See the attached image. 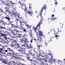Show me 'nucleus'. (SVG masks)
<instances>
[{
  "label": "nucleus",
  "instance_id": "nucleus-12",
  "mask_svg": "<svg viewBox=\"0 0 65 65\" xmlns=\"http://www.w3.org/2000/svg\"><path fill=\"white\" fill-rule=\"evenodd\" d=\"M42 23V22L41 21H40L38 24L37 26L36 27H35V28H34V29H36L37 28H38V26L39 27H40V24H41Z\"/></svg>",
  "mask_w": 65,
  "mask_h": 65
},
{
  "label": "nucleus",
  "instance_id": "nucleus-35",
  "mask_svg": "<svg viewBox=\"0 0 65 65\" xmlns=\"http://www.w3.org/2000/svg\"><path fill=\"white\" fill-rule=\"evenodd\" d=\"M43 55H44H44H42V57H45V56H47V55H46V54H43Z\"/></svg>",
  "mask_w": 65,
  "mask_h": 65
},
{
  "label": "nucleus",
  "instance_id": "nucleus-60",
  "mask_svg": "<svg viewBox=\"0 0 65 65\" xmlns=\"http://www.w3.org/2000/svg\"><path fill=\"white\" fill-rule=\"evenodd\" d=\"M1 54H2H2H4V53H3L2 52H1Z\"/></svg>",
  "mask_w": 65,
  "mask_h": 65
},
{
  "label": "nucleus",
  "instance_id": "nucleus-41",
  "mask_svg": "<svg viewBox=\"0 0 65 65\" xmlns=\"http://www.w3.org/2000/svg\"><path fill=\"white\" fill-rule=\"evenodd\" d=\"M3 39V38H2V36H0V40H2V39Z\"/></svg>",
  "mask_w": 65,
  "mask_h": 65
},
{
  "label": "nucleus",
  "instance_id": "nucleus-52",
  "mask_svg": "<svg viewBox=\"0 0 65 65\" xmlns=\"http://www.w3.org/2000/svg\"><path fill=\"white\" fill-rule=\"evenodd\" d=\"M0 11L1 12H3V10L1 9H0Z\"/></svg>",
  "mask_w": 65,
  "mask_h": 65
},
{
  "label": "nucleus",
  "instance_id": "nucleus-53",
  "mask_svg": "<svg viewBox=\"0 0 65 65\" xmlns=\"http://www.w3.org/2000/svg\"><path fill=\"white\" fill-rule=\"evenodd\" d=\"M13 30L14 31H16L17 30V29H13Z\"/></svg>",
  "mask_w": 65,
  "mask_h": 65
},
{
  "label": "nucleus",
  "instance_id": "nucleus-11",
  "mask_svg": "<svg viewBox=\"0 0 65 65\" xmlns=\"http://www.w3.org/2000/svg\"><path fill=\"white\" fill-rule=\"evenodd\" d=\"M1 35L3 36L4 39H6V40L7 39V36L5 34H1Z\"/></svg>",
  "mask_w": 65,
  "mask_h": 65
},
{
  "label": "nucleus",
  "instance_id": "nucleus-25",
  "mask_svg": "<svg viewBox=\"0 0 65 65\" xmlns=\"http://www.w3.org/2000/svg\"><path fill=\"white\" fill-rule=\"evenodd\" d=\"M7 50H8V51H9L10 52H11V51H12V49L11 50L10 48H9L8 47H7Z\"/></svg>",
  "mask_w": 65,
  "mask_h": 65
},
{
  "label": "nucleus",
  "instance_id": "nucleus-50",
  "mask_svg": "<svg viewBox=\"0 0 65 65\" xmlns=\"http://www.w3.org/2000/svg\"><path fill=\"white\" fill-rule=\"evenodd\" d=\"M2 54L1 53H0V58L2 57Z\"/></svg>",
  "mask_w": 65,
  "mask_h": 65
},
{
  "label": "nucleus",
  "instance_id": "nucleus-37",
  "mask_svg": "<svg viewBox=\"0 0 65 65\" xmlns=\"http://www.w3.org/2000/svg\"><path fill=\"white\" fill-rule=\"evenodd\" d=\"M14 28H18L19 27H18V25H15L14 26H13Z\"/></svg>",
  "mask_w": 65,
  "mask_h": 65
},
{
  "label": "nucleus",
  "instance_id": "nucleus-39",
  "mask_svg": "<svg viewBox=\"0 0 65 65\" xmlns=\"http://www.w3.org/2000/svg\"><path fill=\"white\" fill-rule=\"evenodd\" d=\"M3 32V33H4V31L3 30H0V33Z\"/></svg>",
  "mask_w": 65,
  "mask_h": 65
},
{
  "label": "nucleus",
  "instance_id": "nucleus-26",
  "mask_svg": "<svg viewBox=\"0 0 65 65\" xmlns=\"http://www.w3.org/2000/svg\"><path fill=\"white\" fill-rule=\"evenodd\" d=\"M25 40L24 41H26V42H23V44H25V45H26V43H27V40L26 39V38H25Z\"/></svg>",
  "mask_w": 65,
  "mask_h": 65
},
{
  "label": "nucleus",
  "instance_id": "nucleus-10",
  "mask_svg": "<svg viewBox=\"0 0 65 65\" xmlns=\"http://www.w3.org/2000/svg\"><path fill=\"white\" fill-rule=\"evenodd\" d=\"M9 2L11 3H10V5L11 6V7H12L15 5H16V4L13 3L12 1H9Z\"/></svg>",
  "mask_w": 65,
  "mask_h": 65
},
{
  "label": "nucleus",
  "instance_id": "nucleus-48",
  "mask_svg": "<svg viewBox=\"0 0 65 65\" xmlns=\"http://www.w3.org/2000/svg\"><path fill=\"white\" fill-rule=\"evenodd\" d=\"M4 32L5 33H7L6 34H7H7H8V32H7V31H5Z\"/></svg>",
  "mask_w": 65,
  "mask_h": 65
},
{
  "label": "nucleus",
  "instance_id": "nucleus-22",
  "mask_svg": "<svg viewBox=\"0 0 65 65\" xmlns=\"http://www.w3.org/2000/svg\"><path fill=\"white\" fill-rule=\"evenodd\" d=\"M46 7H43L42 8L41 10V12H42V10L43 9H46Z\"/></svg>",
  "mask_w": 65,
  "mask_h": 65
},
{
  "label": "nucleus",
  "instance_id": "nucleus-59",
  "mask_svg": "<svg viewBox=\"0 0 65 65\" xmlns=\"http://www.w3.org/2000/svg\"><path fill=\"white\" fill-rule=\"evenodd\" d=\"M16 32H17V33L19 32V31L18 30H17L16 31Z\"/></svg>",
  "mask_w": 65,
  "mask_h": 65
},
{
  "label": "nucleus",
  "instance_id": "nucleus-64",
  "mask_svg": "<svg viewBox=\"0 0 65 65\" xmlns=\"http://www.w3.org/2000/svg\"><path fill=\"white\" fill-rule=\"evenodd\" d=\"M28 44H26V45L27 47H28V46H28Z\"/></svg>",
  "mask_w": 65,
  "mask_h": 65
},
{
  "label": "nucleus",
  "instance_id": "nucleus-21",
  "mask_svg": "<svg viewBox=\"0 0 65 65\" xmlns=\"http://www.w3.org/2000/svg\"><path fill=\"white\" fill-rule=\"evenodd\" d=\"M10 5V4L9 3H8L7 4H6V5L7 6H8V7H9H9H11V6Z\"/></svg>",
  "mask_w": 65,
  "mask_h": 65
},
{
  "label": "nucleus",
  "instance_id": "nucleus-28",
  "mask_svg": "<svg viewBox=\"0 0 65 65\" xmlns=\"http://www.w3.org/2000/svg\"><path fill=\"white\" fill-rule=\"evenodd\" d=\"M48 43V41H45V45L46 46H47V43Z\"/></svg>",
  "mask_w": 65,
  "mask_h": 65
},
{
  "label": "nucleus",
  "instance_id": "nucleus-44",
  "mask_svg": "<svg viewBox=\"0 0 65 65\" xmlns=\"http://www.w3.org/2000/svg\"><path fill=\"white\" fill-rule=\"evenodd\" d=\"M10 63L11 64H12L13 63V64H14V62L13 61H11L10 62Z\"/></svg>",
  "mask_w": 65,
  "mask_h": 65
},
{
  "label": "nucleus",
  "instance_id": "nucleus-62",
  "mask_svg": "<svg viewBox=\"0 0 65 65\" xmlns=\"http://www.w3.org/2000/svg\"><path fill=\"white\" fill-rule=\"evenodd\" d=\"M22 46H24L25 47V46H26V45H22Z\"/></svg>",
  "mask_w": 65,
  "mask_h": 65
},
{
  "label": "nucleus",
  "instance_id": "nucleus-57",
  "mask_svg": "<svg viewBox=\"0 0 65 65\" xmlns=\"http://www.w3.org/2000/svg\"><path fill=\"white\" fill-rule=\"evenodd\" d=\"M59 37V36L58 35H56L55 36V37Z\"/></svg>",
  "mask_w": 65,
  "mask_h": 65
},
{
  "label": "nucleus",
  "instance_id": "nucleus-7",
  "mask_svg": "<svg viewBox=\"0 0 65 65\" xmlns=\"http://www.w3.org/2000/svg\"><path fill=\"white\" fill-rule=\"evenodd\" d=\"M20 23V27H18V29H22V30H23L24 29V28H23V25H24V22H22V23Z\"/></svg>",
  "mask_w": 65,
  "mask_h": 65
},
{
  "label": "nucleus",
  "instance_id": "nucleus-36",
  "mask_svg": "<svg viewBox=\"0 0 65 65\" xmlns=\"http://www.w3.org/2000/svg\"><path fill=\"white\" fill-rule=\"evenodd\" d=\"M11 52H12V53L14 55L15 54V53H14V51H13V50H12V51Z\"/></svg>",
  "mask_w": 65,
  "mask_h": 65
},
{
  "label": "nucleus",
  "instance_id": "nucleus-23",
  "mask_svg": "<svg viewBox=\"0 0 65 65\" xmlns=\"http://www.w3.org/2000/svg\"><path fill=\"white\" fill-rule=\"evenodd\" d=\"M10 37H12L13 39H15V38H17V37H16L14 36H10Z\"/></svg>",
  "mask_w": 65,
  "mask_h": 65
},
{
  "label": "nucleus",
  "instance_id": "nucleus-13",
  "mask_svg": "<svg viewBox=\"0 0 65 65\" xmlns=\"http://www.w3.org/2000/svg\"><path fill=\"white\" fill-rule=\"evenodd\" d=\"M3 63L5 64H9V62L7 61V59H5L3 61Z\"/></svg>",
  "mask_w": 65,
  "mask_h": 65
},
{
  "label": "nucleus",
  "instance_id": "nucleus-1",
  "mask_svg": "<svg viewBox=\"0 0 65 65\" xmlns=\"http://www.w3.org/2000/svg\"><path fill=\"white\" fill-rule=\"evenodd\" d=\"M12 16L14 17H15V18L17 19H16V20L18 21V22L19 23H21L24 21V20H23V19L21 18L20 17H19V16H20V14H18L17 13H16L13 14H12Z\"/></svg>",
  "mask_w": 65,
  "mask_h": 65
},
{
  "label": "nucleus",
  "instance_id": "nucleus-58",
  "mask_svg": "<svg viewBox=\"0 0 65 65\" xmlns=\"http://www.w3.org/2000/svg\"><path fill=\"white\" fill-rule=\"evenodd\" d=\"M23 31H24V32H26V29H25L24 28L23 29Z\"/></svg>",
  "mask_w": 65,
  "mask_h": 65
},
{
  "label": "nucleus",
  "instance_id": "nucleus-6",
  "mask_svg": "<svg viewBox=\"0 0 65 65\" xmlns=\"http://www.w3.org/2000/svg\"><path fill=\"white\" fill-rule=\"evenodd\" d=\"M21 52H19L20 54H21V56H22L23 55V56H27V54L23 52V51L22 50V48L21 49Z\"/></svg>",
  "mask_w": 65,
  "mask_h": 65
},
{
  "label": "nucleus",
  "instance_id": "nucleus-16",
  "mask_svg": "<svg viewBox=\"0 0 65 65\" xmlns=\"http://www.w3.org/2000/svg\"><path fill=\"white\" fill-rule=\"evenodd\" d=\"M19 42H22V43H23V42H26L27 41H24V40L21 39H19Z\"/></svg>",
  "mask_w": 65,
  "mask_h": 65
},
{
  "label": "nucleus",
  "instance_id": "nucleus-34",
  "mask_svg": "<svg viewBox=\"0 0 65 65\" xmlns=\"http://www.w3.org/2000/svg\"><path fill=\"white\" fill-rule=\"evenodd\" d=\"M5 19H7L8 21H9V20H10V18H9L7 17H5Z\"/></svg>",
  "mask_w": 65,
  "mask_h": 65
},
{
  "label": "nucleus",
  "instance_id": "nucleus-55",
  "mask_svg": "<svg viewBox=\"0 0 65 65\" xmlns=\"http://www.w3.org/2000/svg\"><path fill=\"white\" fill-rule=\"evenodd\" d=\"M15 41H13V43L14 44H15Z\"/></svg>",
  "mask_w": 65,
  "mask_h": 65
},
{
  "label": "nucleus",
  "instance_id": "nucleus-15",
  "mask_svg": "<svg viewBox=\"0 0 65 65\" xmlns=\"http://www.w3.org/2000/svg\"><path fill=\"white\" fill-rule=\"evenodd\" d=\"M14 60H18L19 61H21V58L20 57H18L16 56Z\"/></svg>",
  "mask_w": 65,
  "mask_h": 65
},
{
  "label": "nucleus",
  "instance_id": "nucleus-40",
  "mask_svg": "<svg viewBox=\"0 0 65 65\" xmlns=\"http://www.w3.org/2000/svg\"><path fill=\"white\" fill-rule=\"evenodd\" d=\"M16 56H14L13 55L12 56V58H13V59H14H14H15V57Z\"/></svg>",
  "mask_w": 65,
  "mask_h": 65
},
{
  "label": "nucleus",
  "instance_id": "nucleus-33",
  "mask_svg": "<svg viewBox=\"0 0 65 65\" xmlns=\"http://www.w3.org/2000/svg\"><path fill=\"white\" fill-rule=\"evenodd\" d=\"M5 9H9V7H6L5 8Z\"/></svg>",
  "mask_w": 65,
  "mask_h": 65
},
{
  "label": "nucleus",
  "instance_id": "nucleus-18",
  "mask_svg": "<svg viewBox=\"0 0 65 65\" xmlns=\"http://www.w3.org/2000/svg\"><path fill=\"white\" fill-rule=\"evenodd\" d=\"M51 63H55L56 61H55V59H53V58H52L51 59Z\"/></svg>",
  "mask_w": 65,
  "mask_h": 65
},
{
  "label": "nucleus",
  "instance_id": "nucleus-9",
  "mask_svg": "<svg viewBox=\"0 0 65 65\" xmlns=\"http://www.w3.org/2000/svg\"><path fill=\"white\" fill-rule=\"evenodd\" d=\"M5 14H6V15H7L8 14H9V15H9V17H10V16H12V15H10V12L9 11L7 10L5 12Z\"/></svg>",
  "mask_w": 65,
  "mask_h": 65
},
{
  "label": "nucleus",
  "instance_id": "nucleus-17",
  "mask_svg": "<svg viewBox=\"0 0 65 65\" xmlns=\"http://www.w3.org/2000/svg\"><path fill=\"white\" fill-rule=\"evenodd\" d=\"M28 35H27V33H25L22 36V37L23 38H26V37H27Z\"/></svg>",
  "mask_w": 65,
  "mask_h": 65
},
{
  "label": "nucleus",
  "instance_id": "nucleus-49",
  "mask_svg": "<svg viewBox=\"0 0 65 65\" xmlns=\"http://www.w3.org/2000/svg\"><path fill=\"white\" fill-rule=\"evenodd\" d=\"M30 53H27V54L26 56H30Z\"/></svg>",
  "mask_w": 65,
  "mask_h": 65
},
{
  "label": "nucleus",
  "instance_id": "nucleus-54",
  "mask_svg": "<svg viewBox=\"0 0 65 65\" xmlns=\"http://www.w3.org/2000/svg\"><path fill=\"white\" fill-rule=\"evenodd\" d=\"M27 57V59L28 60H29V59H30V57Z\"/></svg>",
  "mask_w": 65,
  "mask_h": 65
},
{
  "label": "nucleus",
  "instance_id": "nucleus-14",
  "mask_svg": "<svg viewBox=\"0 0 65 65\" xmlns=\"http://www.w3.org/2000/svg\"><path fill=\"white\" fill-rule=\"evenodd\" d=\"M1 42H2L4 44V45H8V43L5 42V41L4 40H3L2 41H0V42H1Z\"/></svg>",
  "mask_w": 65,
  "mask_h": 65
},
{
  "label": "nucleus",
  "instance_id": "nucleus-5",
  "mask_svg": "<svg viewBox=\"0 0 65 65\" xmlns=\"http://www.w3.org/2000/svg\"><path fill=\"white\" fill-rule=\"evenodd\" d=\"M29 34L30 36V37L31 38V40H33L34 39V36H33V34H32L31 32V30H30V31L29 32Z\"/></svg>",
  "mask_w": 65,
  "mask_h": 65
},
{
  "label": "nucleus",
  "instance_id": "nucleus-51",
  "mask_svg": "<svg viewBox=\"0 0 65 65\" xmlns=\"http://www.w3.org/2000/svg\"><path fill=\"white\" fill-rule=\"evenodd\" d=\"M9 30H10V31L11 32H10V33H11V32H13V31L11 30H10V28H9Z\"/></svg>",
  "mask_w": 65,
  "mask_h": 65
},
{
  "label": "nucleus",
  "instance_id": "nucleus-47",
  "mask_svg": "<svg viewBox=\"0 0 65 65\" xmlns=\"http://www.w3.org/2000/svg\"><path fill=\"white\" fill-rule=\"evenodd\" d=\"M28 61H30V63H31L32 62V59H29Z\"/></svg>",
  "mask_w": 65,
  "mask_h": 65
},
{
  "label": "nucleus",
  "instance_id": "nucleus-38",
  "mask_svg": "<svg viewBox=\"0 0 65 65\" xmlns=\"http://www.w3.org/2000/svg\"><path fill=\"white\" fill-rule=\"evenodd\" d=\"M2 51H4L3 50V48H0V53Z\"/></svg>",
  "mask_w": 65,
  "mask_h": 65
},
{
  "label": "nucleus",
  "instance_id": "nucleus-32",
  "mask_svg": "<svg viewBox=\"0 0 65 65\" xmlns=\"http://www.w3.org/2000/svg\"><path fill=\"white\" fill-rule=\"evenodd\" d=\"M28 52L31 55H32V54H33V53H32L31 50L29 51H28Z\"/></svg>",
  "mask_w": 65,
  "mask_h": 65
},
{
  "label": "nucleus",
  "instance_id": "nucleus-20",
  "mask_svg": "<svg viewBox=\"0 0 65 65\" xmlns=\"http://www.w3.org/2000/svg\"><path fill=\"white\" fill-rule=\"evenodd\" d=\"M14 55H15V56H18V57H20L21 56V54L20 55H19V53H15Z\"/></svg>",
  "mask_w": 65,
  "mask_h": 65
},
{
  "label": "nucleus",
  "instance_id": "nucleus-43",
  "mask_svg": "<svg viewBox=\"0 0 65 65\" xmlns=\"http://www.w3.org/2000/svg\"><path fill=\"white\" fill-rule=\"evenodd\" d=\"M2 3H4V4H5V3L6 4H6L7 3V1H6L4 2H2Z\"/></svg>",
  "mask_w": 65,
  "mask_h": 65
},
{
  "label": "nucleus",
  "instance_id": "nucleus-2",
  "mask_svg": "<svg viewBox=\"0 0 65 65\" xmlns=\"http://www.w3.org/2000/svg\"><path fill=\"white\" fill-rule=\"evenodd\" d=\"M37 39H34V40L35 41H37V40H39V41H37L36 43H40L42 41V38L40 36H39V35H37Z\"/></svg>",
  "mask_w": 65,
  "mask_h": 65
},
{
  "label": "nucleus",
  "instance_id": "nucleus-27",
  "mask_svg": "<svg viewBox=\"0 0 65 65\" xmlns=\"http://www.w3.org/2000/svg\"><path fill=\"white\" fill-rule=\"evenodd\" d=\"M8 56H10V57L12 56V54H11V53H8Z\"/></svg>",
  "mask_w": 65,
  "mask_h": 65
},
{
  "label": "nucleus",
  "instance_id": "nucleus-42",
  "mask_svg": "<svg viewBox=\"0 0 65 65\" xmlns=\"http://www.w3.org/2000/svg\"><path fill=\"white\" fill-rule=\"evenodd\" d=\"M1 28L2 29H6L5 27H1Z\"/></svg>",
  "mask_w": 65,
  "mask_h": 65
},
{
  "label": "nucleus",
  "instance_id": "nucleus-19",
  "mask_svg": "<svg viewBox=\"0 0 65 65\" xmlns=\"http://www.w3.org/2000/svg\"><path fill=\"white\" fill-rule=\"evenodd\" d=\"M39 34L38 35H39L41 36L42 35V32H41V31L40 30H39Z\"/></svg>",
  "mask_w": 65,
  "mask_h": 65
},
{
  "label": "nucleus",
  "instance_id": "nucleus-46",
  "mask_svg": "<svg viewBox=\"0 0 65 65\" xmlns=\"http://www.w3.org/2000/svg\"><path fill=\"white\" fill-rule=\"evenodd\" d=\"M10 46H11V47H13V46H14V45L13 44H11L10 45Z\"/></svg>",
  "mask_w": 65,
  "mask_h": 65
},
{
  "label": "nucleus",
  "instance_id": "nucleus-31",
  "mask_svg": "<svg viewBox=\"0 0 65 65\" xmlns=\"http://www.w3.org/2000/svg\"><path fill=\"white\" fill-rule=\"evenodd\" d=\"M27 48V50H29V51H31V47L28 46V47Z\"/></svg>",
  "mask_w": 65,
  "mask_h": 65
},
{
  "label": "nucleus",
  "instance_id": "nucleus-3",
  "mask_svg": "<svg viewBox=\"0 0 65 65\" xmlns=\"http://www.w3.org/2000/svg\"><path fill=\"white\" fill-rule=\"evenodd\" d=\"M13 48H15L18 51V52H21V49L22 48L19 46L17 45H14L13 46Z\"/></svg>",
  "mask_w": 65,
  "mask_h": 65
},
{
  "label": "nucleus",
  "instance_id": "nucleus-30",
  "mask_svg": "<svg viewBox=\"0 0 65 65\" xmlns=\"http://www.w3.org/2000/svg\"><path fill=\"white\" fill-rule=\"evenodd\" d=\"M37 46H38V47H41V46H42V45H39L38 44V43H37Z\"/></svg>",
  "mask_w": 65,
  "mask_h": 65
},
{
  "label": "nucleus",
  "instance_id": "nucleus-29",
  "mask_svg": "<svg viewBox=\"0 0 65 65\" xmlns=\"http://www.w3.org/2000/svg\"><path fill=\"white\" fill-rule=\"evenodd\" d=\"M3 23H4V21L0 20V23L2 25V24H3Z\"/></svg>",
  "mask_w": 65,
  "mask_h": 65
},
{
  "label": "nucleus",
  "instance_id": "nucleus-4",
  "mask_svg": "<svg viewBox=\"0 0 65 65\" xmlns=\"http://www.w3.org/2000/svg\"><path fill=\"white\" fill-rule=\"evenodd\" d=\"M20 5H21V7L22 9H24L25 10V12H27V11H28L26 10L27 9V8H26V7L24 6V5H25V4H23V3L21 2H19Z\"/></svg>",
  "mask_w": 65,
  "mask_h": 65
},
{
  "label": "nucleus",
  "instance_id": "nucleus-61",
  "mask_svg": "<svg viewBox=\"0 0 65 65\" xmlns=\"http://www.w3.org/2000/svg\"><path fill=\"white\" fill-rule=\"evenodd\" d=\"M15 45H17V42H15Z\"/></svg>",
  "mask_w": 65,
  "mask_h": 65
},
{
  "label": "nucleus",
  "instance_id": "nucleus-63",
  "mask_svg": "<svg viewBox=\"0 0 65 65\" xmlns=\"http://www.w3.org/2000/svg\"><path fill=\"white\" fill-rule=\"evenodd\" d=\"M7 35H11V34L10 33H9L8 32V34H7Z\"/></svg>",
  "mask_w": 65,
  "mask_h": 65
},
{
  "label": "nucleus",
  "instance_id": "nucleus-24",
  "mask_svg": "<svg viewBox=\"0 0 65 65\" xmlns=\"http://www.w3.org/2000/svg\"><path fill=\"white\" fill-rule=\"evenodd\" d=\"M25 25L26 26L28 27V29H29V28H30V26L29 25L26 24Z\"/></svg>",
  "mask_w": 65,
  "mask_h": 65
},
{
  "label": "nucleus",
  "instance_id": "nucleus-8",
  "mask_svg": "<svg viewBox=\"0 0 65 65\" xmlns=\"http://www.w3.org/2000/svg\"><path fill=\"white\" fill-rule=\"evenodd\" d=\"M29 11H28V13L29 14H32V13H33V12H32V11H31V10H32V9L31 6H29Z\"/></svg>",
  "mask_w": 65,
  "mask_h": 65
},
{
  "label": "nucleus",
  "instance_id": "nucleus-56",
  "mask_svg": "<svg viewBox=\"0 0 65 65\" xmlns=\"http://www.w3.org/2000/svg\"><path fill=\"white\" fill-rule=\"evenodd\" d=\"M55 3L56 5H57V3H57V1H56V2H55Z\"/></svg>",
  "mask_w": 65,
  "mask_h": 65
},
{
  "label": "nucleus",
  "instance_id": "nucleus-45",
  "mask_svg": "<svg viewBox=\"0 0 65 65\" xmlns=\"http://www.w3.org/2000/svg\"><path fill=\"white\" fill-rule=\"evenodd\" d=\"M53 20V19H51V18H49L48 19V21H50V20H51V21H52V20Z\"/></svg>",
  "mask_w": 65,
  "mask_h": 65
}]
</instances>
